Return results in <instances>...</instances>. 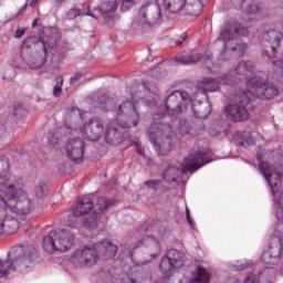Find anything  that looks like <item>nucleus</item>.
<instances>
[{
    "label": "nucleus",
    "mask_w": 283,
    "mask_h": 283,
    "mask_svg": "<svg viewBox=\"0 0 283 283\" xmlns=\"http://www.w3.org/2000/svg\"><path fill=\"white\" fill-rule=\"evenodd\" d=\"M245 87V91L237 92L233 103L226 107L228 118H231L234 123L249 120V109H253V99L271 101L280 94L277 87L269 82V75L262 72L247 77Z\"/></svg>",
    "instance_id": "1"
},
{
    "label": "nucleus",
    "mask_w": 283,
    "mask_h": 283,
    "mask_svg": "<svg viewBox=\"0 0 283 283\" xmlns=\"http://www.w3.org/2000/svg\"><path fill=\"white\" fill-rule=\"evenodd\" d=\"M10 182V161L8 158H0V211H13L28 216L32 210V200L23 190V180L18 179Z\"/></svg>",
    "instance_id": "2"
},
{
    "label": "nucleus",
    "mask_w": 283,
    "mask_h": 283,
    "mask_svg": "<svg viewBox=\"0 0 283 283\" xmlns=\"http://www.w3.org/2000/svg\"><path fill=\"white\" fill-rule=\"evenodd\" d=\"M143 98L140 92L132 94V102L126 101L117 108H114L116 119L111 120L106 127L105 142L108 145H120L123 143V133L120 129L137 127L140 123V113H138L137 101Z\"/></svg>",
    "instance_id": "3"
},
{
    "label": "nucleus",
    "mask_w": 283,
    "mask_h": 283,
    "mask_svg": "<svg viewBox=\"0 0 283 283\" xmlns=\"http://www.w3.org/2000/svg\"><path fill=\"white\" fill-rule=\"evenodd\" d=\"M116 251L118 248L109 240H104L99 243H95L92 247H84L77 249L70 258L71 264L76 269H83V266H94L98 260H114L116 258Z\"/></svg>",
    "instance_id": "4"
},
{
    "label": "nucleus",
    "mask_w": 283,
    "mask_h": 283,
    "mask_svg": "<svg viewBox=\"0 0 283 283\" xmlns=\"http://www.w3.org/2000/svg\"><path fill=\"white\" fill-rule=\"evenodd\" d=\"M275 216L277 220L274 234L268 241V248L261 255L263 264H279L283 253V193L275 199Z\"/></svg>",
    "instance_id": "5"
},
{
    "label": "nucleus",
    "mask_w": 283,
    "mask_h": 283,
    "mask_svg": "<svg viewBox=\"0 0 283 283\" xmlns=\"http://www.w3.org/2000/svg\"><path fill=\"white\" fill-rule=\"evenodd\" d=\"M32 41L33 39L29 38L22 43L21 59L29 67L38 70V67L45 65L50 50L56 48V40L54 38H43L41 41L43 50L41 51H39V45L30 46Z\"/></svg>",
    "instance_id": "6"
},
{
    "label": "nucleus",
    "mask_w": 283,
    "mask_h": 283,
    "mask_svg": "<svg viewBox=\"0 0 283 283\" xmlns=\"http://www.w3.org/2000/svg\"><path fill=\"white\" fill-rule=\"evenodd\" d=\"M13 261H0V277L8 275L10 271L23 272L30 269V264L36 258V249L32 245H18L11 250Z\"/></svg>",
    "instance_id": "7"
},
{
    "label": "nucleus",
    "mask_w": 283,
    "mask_h": 283,
    "mask_svg": "<svg viewBox=\"0 0 283 283\" xmlns=\"http://www.w3.org/2000/svg\"><path fill=\"white\" fill-rule=\"evenodd\" d=\"M249 34V30L242 27L233 25L231 23H226L220 32L217 41H222L223 50L222 54H227V52H234L235 56H244V52H247V44L240 42L237 36H247Z\"/></svg>",
    "instance_id": "8"
},
{
    "label": "nucleus",
    "mask_w": 283,
    "mask_h": 283,
    "mask_svg": "<svg viewBox=\"0 0 283 283\" xmlns=\"http://www.w3.org/2000/svg\"><path fill=\"white\" fill-rule=\"evenodd\" d=\"M207 153L203 151L189 155L185 158V161L181 165V170H179L176 166L168 167L164 172V180H166V182H176L180 174H187L188 171L193 174V171H198L200 167H205V165L210 163L207 160Z\"/></svg>",
    "instance_id": "9"
},
{
    "label": "nucleus",
    "mask_w": 283,
    "mask_h": 283,
    "mask_svg": "<svg viewBox=\"0 0 283 283\" xmlns=\"http://www.w3.org/2000/svg\"><path fill=\"white\" fill-rule=\"evenodd\" d=\"M42 247L46 253H54V251L65 253L74 247V233L70 230L52 231L50 235L44 237Z\"/></svg>",
    "instance_id": "10"
},
{
    "label": "nucleus",
    "mask_w": 283,
    "mask_h": 283,
    "mask_svg": "<svg viewBox=\"0 0 283 283\" xmlns=\"http://www.w3.org/2000/svg\"><path fill=\"white\" fill-rule=\"evenodd\" d=\"M167 134H171L170 125L157 123L149 128L148 138L159 156H167L171 151V143Z\"/></svg>",
    "instance_id": "11"
},
{
    "label": "nucleus",
    "mask_w": 283,
    "mask_h": 283,
    "mask_svg": "<svg viewBox=\"0 0 283 283\" xmlns=\"http://www.w3.org/2000/svg\"><path fill=\"white\" fill-rule=\"evenodd\" d=\"M165 21L163 17V9L160 4H153L151 2H145L137 15V23L144 28H153V25H160Z\"/></svg>",
    "instance_id": "12"
},
{
    "label": "nucleus",
    "mask_w": 283,
    "mask_h": 283,
    "mask_svg": "<svg viewBox=\"0 0 283 283\" xmlns=\"http://www.w3.org/2000/svg\"><path fill=\"white\" fill-rule=\"evenodd\" d=\"M189 98V94L187 92L175 91L166 98V104L159 108V113L157 116L163 118V116H178V114H182L187 109L185 103H180V101H187Z\"/></svg>",
    "instance_id": "13"
},
{
    "label": "nucleus",
    "mask_w": 283,
    "mask_h": 283,
    "mask_svg": "<svg viewBox=\"0 0 283 283\" xmlns=\"http://www.w3.org/2000/svg\"><path fill=\"white\" fill-rule=\"evenodd\" d=\"M114 207V200L107 197H102L97 199V203L94 207L93 214L88 217L87 220L83 221V228L85 229V235L92 237L96 233V228L98 227V220H101V214Z\"/></svg>",
    "instance_id": "14"
},
{
    "label": "nucleus",
    "mask_w": 283,
    "mask_h": 283,
    "mask_svg": "<svg viewBox=\"0 0 283 283\" xmlns=\"http://www.w3.org/2000/svg\"><path fill=\"white\" fill-rule=\"evenodd\" d=\"M181 266H185V253L175 249L169 250L159 264V269L166 277H170L174 271L181 269Z\"/></svg>",
    "instance_id": "15"
},
{
    "label": "nucleus",
    "mask_w": 283,
    "mask_h": 283,
    "mask_svg": "<svg viewBox=\"0 0 283 283\" xmlns=\"http://www.w3.org/2000/svg\"><path fill=\"white\" fill-rule=\"evenodd\" d=\"M258 167L259 171L262 174L268 185L270 186L273 196H275V193L280 191V178H282L283 176L282 168L273 170V168H271V165L266 161H261Z\"/></svg>",
    "instance_id": "16"
},
{
    "label": "nucleus",
    "mask_w": 283,
    "mask_h": 283,
    "mask_svg": "<svg viewBox=\"0 0 283 283\" xmlns=\"http://www.w3.org/2000/svg\"><path fill=\"white\" fill-rule=\"evenodd\" d=\"M78 133L86 140H92L94 143H96V140H101V137L105 133L103 119L94 117L93 119L85 123L83 127L78 129Z\"/></svg>",
    "instance_id": "17"
},
{
    "label": "nucleus",
    "mask_w": 283,
    "mask_h": 283,
    "mask_svg": "<svg viewBox=\"0 0 283 283\" xmlns=\"http://www.w3.org/2000/svg\"><path fill=\"white\" fill-rule=\"evenodd\" d=\"M116 10H118L116 1H106L97 7L88 6L86 17H92L93 19H98V17H103V19H114V17H116Z\"/></svg>",
    "instance_id": "18"
},
{
    "label": "nucleus",
    "mask_w": 283,
    "mask_h": 283,
    "mask_svg": "<svg viewBox=\"0 0 283 283\" xmlns=\"http://www.w3.org/2000/svg\"><path fill=\"white\" fill-rule=\"evenodd\" d=\"M263 52L270 59L275 56V50L280 45V41H282V32L271 30L263 35Z\"/></svg>",
    "instance_id": "19"
},
{
    "label": "nucleus",
    "mask_w": 283,
    "mask_h": 283,
    "mask_svg": "<svg viewBox=\"0 0 283 283\" xmlns=\"http://www.w3.org/2000/svg\"><path fill=\"white\" fill-rule=\"evenodd\" d=\"M65 151L73 163H81L85 154V142L80 138L70 139L65 145Z\"/></svg>",
    "instance_id": "20"
},
{
    "label": "nucleus",
    "mask_w": 283,
    "mask_h": 283,
    "mask_svg": "<svg viewBox=\"0 0 283 283\" xmlns=\"http://www.w3.org/2000/svg\"><path fill=\"white\" fill-rule=\"evenodd\" d=\"M92 209H94V202L92 199L87 197L78 199L75 208L73 209V214L69 217V227H76V219L81 218V216H87Z\"/></svg>",
    "instance_id": "21"
},
{
    "label": "nucleus",
    "mask_w": 283,
    "mask_h": 283,
    "mask_svg": "<svg viewBox=\"0 0 283 283\" xmlns=\"http://www.w3.org/2000/svg\"><path fill=\"white\" fill-rule=\"evenodd\" d=\"M230 75L226 74L223 75L220 81L213 80L211 77H205L200 83H199V90L202 92H218L220 90V85H229L231 81H229Z\"/></svg>",
    "instance_id": "22"
},
{
    "label": "nucleus",
    "mask_w": 283,
    "mask_h": 283,
    "mask_svg": "<svg viewBox=\"0 0 283 283\" xmlns=\"http://www.w3.org/2000/svg\"><path fill=\"white\" fill-rule=\"evenodd\" d=\"M275 277V270L273 268H265L258 276L255 274H250L245 279L244 283H271Z\"/></svg>",
    "instance_id": "23"
},
{
    "label": "nucleus",
    "mask_w": 283,
    "mask_h": 283,
    "mask_svg": "<svg viewBox=\"0 0 283 283\" xmlns=\"http://www.w3.org/2000/svg\"><path fill=\"white\" fill-rule=\"evenodd\" d=\"M187 6V0H163V8L170 14H178Z\"/></svg>",
    "instance_id": "24"
},
{
    "label": "nucleus",
    "mask_w": 283,
    "mask_h": 283,
    "mask_svg": "<svg viewBox=\"0 0 283 283\" xmlns=\"http://www.w3.org/2000/svg\"><path fill=\"white\" fill-rule=\"evenodd\" d=\"M0 224H2V233L3 229H7L8 233H17L19 231V220L10 214H6L3 219L0 220Z\"/></svg>",
    "instance_id": "25"
},
{
    "label": "nucleus",
    "mask_w": 283,
    "mask_h": 283,
    "mask_svg": "<svg viewBox=\"0 0 283 283\" xmlns=\"http://www.w3.org/2000/svg\"><path fill=\"white\" fill-rule=\"evenodd\" d=\"M234 72L239 76H247V74L255 72V65L251 61H241L234 69Z\"/></svg>",
    "instance_id": "26"
},
{
    "label": "nucleus",
    "mask_w": 283,
    "mask_h": 283,
    "mask_svg": "<svg viewBox=\"0 0 283 283\" xmlns=\"http://www.w3.org/2000/svg\"><path fill=\"white\" fill-rule=\"evenodd\" d=\"M195 282L196 283H209L211 282V271L198 266L195 275Z\"/></svg>",
    "instance_id": "27"
},
{
    "label": "nucleus",
    "mask_w": 283,
    "mask_h": 283,
    "mask_svg": "<svg viewBox=\"0 0 283 283\" xmlns=\"http://www.w3.org/2000/svg\"><path fill=\"white\" fill-rule=\"evenodd\" d=\"M201 59L202 56L199 53H193L179 57L178 62L182 63L184 65H193L195 63H198V61H200Z\"/></svg>",
    "instance_id": "28"
},
{
    "label": "nucleus",
    "mask_w": 283,
    "mask_h": 283,
    "mask_svg": "<svg viewBox=\"0 0 283 283\" xmlns=\"http://www.w3.org/2000/svg\"><path fill=\"white\" fill-rule=\"evenodd\" d=\"M142 242H147V244H153L155 247L156 253L151 254V258H158V255H160V242L158 241V239L147 235Z\"/></svg>",
    "instance_id": "29"
},
{
    "label": "nucleus",
    "mask_w": 283,
    "mask_h": 283,
    "mask_svg": "<svg viewBox=\"0 0 283 283\" xmlns=\"http://www.w3.org/2000/svg\"><path fill=\"white\" fill-rule=\"evenodd\" d=\"M238 140L241 147H249V145H253L254 143L253 136H251V133L249 132H243Z\"/></svg>",
    "instance_id": "30"
},
{
    "label": "nucleus",
    "mask_w": 283,
    "mask_h": 283,
    "mask_svg": "<svg viewBox=\"0 0 283 283\" xmlns=\"http://www.w3.org/2000/svg\"><path fill=\"white\" fill-rule=\"evenodd\" d=\"M250 266H253V262L245 261L243 263H240L239 261L232 265L233 271H244L245 269H250Z\"/></svg>",
    "instance_id": "31"
},
{
    "label": "nucleus",
    "mask_w": 283,
    "mask_h": 283,
    "mask_svg": "<svg viewBox=\"0 0 283 283\" xmlns=\"http://www.w3.org/2000/svg\"><path fill=\"white\" fill-rule=\"evenodd\" d=\"M105 105H107V106H105ZM107 107H112V99H109V96H107V94H105L99 97V108L107 109Z\"/></svg>",
    "instance_id": "32"
},
{
    "label": "nucleus",
    "mask_w": 283,
    "mask_h": 283,
    "mask_svg": "<svg viewBox=\"0 0 283 283\" xmlns=\"http://www.w3.org/2000/svg\"><path fill=\"white\" fill-rule=\"evenodd\" d=\"M136 6V1L134 0H123L120 10L122 12H128V10H132Z\"/></svg>",
    "instance_id": "33"
},
{
    "label": "nucleus",
    "mask_w": 283,
    "mask_h": 283,
    "mask_svg": "<svg viewBox=\"0 0 283 283\" xmlns=\"http://www.w3.org/2000/svg\"><path fill=\"white\" fill-rule=\"evenodd\" d=\"M146 94H148V98H146L147 105H154V101L158 98V94L156 92H151V88H146Z\"/></svg>",
    "instance_id": "34"
},
{
    "label": "nucleus",
    "mask_w": 283,
    "mask_h": 283,
    "mask_svg": "<svg viewBox=\"0 0 283 283\" xmlns=\"http://www.w3.org/2000/svg\"><path fill=\"white\" fill-rule=\"evenodd\" d=\"M56 81H57V84L54 87L53 94H54V96L59 97V96H61V92H63V88H62L63 87V77H57Z\"/></svg>",
    "instance_id": "35"
},
{
    "label": "nucleus",
    "mask_w": 283,
    "mask_h": 283,
    "mask_svg": "<svg viewBox=\"0 0 283 283\" xmlns=\"http://www.w3.org/2000/svg\"><path fill=\"white\" fill-rule=\"evenodd\" d=\"M59 143H60L59 133L51 134L49 136V145L51 147H54L56 149V145H59Z\"/></svg>",
    "instance_id": "36"
},
{
    "label": "nucleus",
    "mask_w": 283,
    "mask_h": 283,
    "mask_svg": "<svg viewBox=\"0 0 283 283\" xmlns=\"http://www.w3.org/2000/svg\"><path fill=\"white\" fill-rule=\"evenodd\" d=\"M83 14H87V12H83L81 9H71L69 11L70 19H76V17H83Z\"/></svg>",
    "instance_id": "37"
},
{
    "label": "nucleus",
    "mask_w": 283,
    "mask_h": 283,
    "mask_svg": "<svg viewBox=\"0 0 283 283\" xmlns=\"http://www.w3.org/2000/svg\"><path fill=\"white\" fill-rule=\"evenodd\" d=\"M44 195H45V184H40L35 188V196L36 198H43Z\"/></svg>",
    "instance_id": "38"
},
{
    "label": "nucleus",
    "mask_w": 283,
    "mask_h": 283,
    "mask_svg": "<svg viewBox=\"0 0 283 283\" xmlns=\"http://www.w3.org/2000/svg\"><path fill=\"white\" fill-rule=\"evenodd\" d=\"M179 132L185 136L186 134H191V130L189 129V126L187 125V122H184L179 125Z\"/></svg>",
    "instance_id": "39"
},
{
    "label": "nucleus",
    "mask_w": 283,
    "mask_h": 283,
    "mask_svg": "<svg viewBox=\"0 0 283 283\" xmlns=\"http://www.w3.org/2000/svg\"><path fill=\"white\" fill-rule=\"evenodd\" d=\"M186 220L191 229H196V223L191 219V213L189 212V208L186 207Z\"/></svg>",
    "instance_id": "40"
},
{
    "label": "nucleus",
    "mask_w": 283,
    "mask_h": 283,
    "mask_svg": "<svg viewBox=\"0 0 283 283\" xmlns=\"http://www.w3.org/2000/svg\"><path fill=\"white\" fill-rule=\"evenodd\" d=\"M159 185H160V180L145 181V186L148 187L149 189H157Z\"/></svg>",
    "instance_id": "41"
},
{
    "label": "nucleus",
    "mask_w": 283,
    "mask_h": 283,
    "mask_svg": "<svg viewBox=\"0 0 283 283\" xmlns=\"http://www.w3.org/2000/svg\"><path fill=\"white\" fill-rule=\"evenodd\" d=\"M258 12H260V7L256 4H251L248 7V14H258Z\"/></svg>",
    "instance_id": "42"
},
{
    "label": "nucleus",
    "mask_w": 283,
    "mask_h": 283,
    "mask_svg": "<svg viewBox=\"0 0 283 283\" xmlns=\"http://www.w3.org/2000/svg\"><path fill=\"white\" fill-rule=\"evenodd\" d=\"M193 114L197 118H207V116H209L210 111H208L207 113H202V111H199L198 113H196V111H193Z\"/></svg>",
    "instance_id": "43"
},
{
    "label": "nucleus",
    "mask_w": 283,
    "mask_h": 283,
    "mask_svg": "<svg viewBox=\"0 0 283 283\" xmlns=\"http://www.w3.org/2000/svg\"><path fill=\"white\" fill-rule=\"evenodd\" d=\"M71 112H72V116H78L80 118H83L84 113L81 109L72 108Z\"/></svg>",
    "instance_id": "44"
},
{
    "label": "nucleus",
    "mask_w": 283,
    "mask_h": 283,
    "mask_svg": "<svg viewBox=\"0 0 283 283\" xmlns=\"http://www.w3.org/2000/svg\"><path fill=\"white\" fill-rule=\"evenodd\" d=\"M23 34H25V29H18L15 31V39H21V36H23Z\"/></svg>",
    "instance_id": "45"
},
{
    "label": "nucleus",
    "mask_w": 283,
    "mask_h": 283,
    "mask_svg": "<svg viewBox=\"0 0 283 283\" xmlns=\"http://www.w3.org/2000/svg\"><path fill=\"white\" fill-rule=\"evenodd\" d=\"M83 75L81 73L75 74L73 77H71V85H74Z\"/></svg>",
    "instance_id": "46"
},
{
    "label": "nucleus",
    "mask_w": 283,
    "mask_h": 283,
    "mask_svg": "<svg viewBox=\"0 0 283 283\" xmlns=\"http://www.w3.org/2000/svg\"><path fill=\"white\" fill-rule=\"evenodd\" d=\"M25 10H28V4H24L19 11H18V15L21 17V14H23L25 12Z\"/></svg>",
    "instance_id": "47"
},
{
    "label": "nucleus",
    "mask_w": 283,
    "mask_h": 283,
    "mask_svg": "<svg viewBox=\"0 0 283 283\" xmlns=\"http://www.w3.org/2000/svg\"><path fill=\"white\" fill-rule=\"evenodd\" d=\"M137 151L140 156H145V149L137 145Z\"/></svg>",
    "instance_id": "48"
},
{
    "label": "nucleus",
    "mask_w": 283,
    "mask_h": 283,
    "mask_svg": "<svg viewBox=\"0 0 283 283\" xmlns=\"http://www.w3.org/2000/svg\"><path fill=\"white\" fill-rule=\"evenodd\" d=\"M6 134V126L3 124H0V137Z\"/></svg>",
    "instance_id": "49"
},
{
    "label": "nucleus",
    "mask_w": 283,
    "mask_h": 283,
    "mask_svg": "<svg viewBox=\"0 0 283 283\" xmlns=\"http://www.w3.org/2000/svg\"><path fill=\"white\" fill-rule=\"evenodd\" d=\"M185 39H187L186 35H184V38L181 40H177L176 45H182V43L185 42Z\"/></svg>",
    "instance_id": "50"
},
{
    "label": "nucleus",
    "mask_w": 283,
    "mask_h": 283,
    "mask_svg": "<svg viewBox=\"0 0 283 283\" xmlns=\"http://www.w3.org/2000/svg\"><path fill=\"white\" fill-rule=\"evenodd\" d=\"M36 3H39V0H32L30 2V8H36Z\"/></svg>",
    "instance_id": "51"
},
{
    "label": "nucleus",
    "mask_w": 283,
    "mask_h": 283,
    "mask_svg": "<svg viewBox=\"0 0 283 283\" xmlns=\"http://www.w3.org/2000/svg\"><path fill=\"white\" fill-rule=\"evenodd\" d=\"M274 65H279V67L282 70L283 72V62H273Z\"/></svg>",
    "instance_id": "52"
},
{
    "label": "nucleus",
    "mask_w": 283,
    "mask_h": 283,
    "mask_svg": "<svg viewBox=\"0 0 283 283\" xmlns=\"http://www.w3.org/2000/svg\"><path fill=\"white\" fill-rule=\"evenodd\" d=\"M124 283H136V280H134V279H127L126 281H124Z\"/></svg>",
    "instance_id": "53"
},
{
    "label": "nucleus",
    "mask_w": 283,
    "mask_h": 283,
    "mask_svg": "<svg viewBox=\"0 0 283 283\" xmlns=\"http://www.w3.org/2000/svg\"><path fill=\"white\" fill-rule=\"evenodd\" d=\"M142 231H149V228H147V224L142 227Z\"/></svg>",
    "instance_id": "54"
},
{
    "label": "nucleus",
    "mask_w": 283,
    "mask_h": 283,
    "mask_svg": "<svg viewBox=\"0 0 283 283\" xmlns=\"http://www.w3.org/2000/svg\"><path fill=\"white\" fill-rule=\"evenodd\" d=\"M0 235H3V223L0 224Z\"/></svg>",
    "instance_id": "55"
},
{
    "label": "nucleus",
    "mask_w": 283,
    "mask_h": 283,
    "mask_svg": "<svg viewBox=\"0 0 283 283\" xmlns=\"http://www.w3.org/2000/svg\"><path fill=\"white\" fill-rule=\"evenodd\" d=\"M39 22V19H35L33 22V28H36V23Z\"/></svg>",
    "instance_id": "56"
},
{
    "label": "nucleus",
    "mask_w": 283,
    "mask_h": 283,
    "mask_svg": "<svg viewBox=\"0 0 283 283\" xmlns=\"http://www.w3.org/2000/svg\"><path fill=\"white\" fill-rule=\"evenodd\" d=\"M212 136H218V133H210Z\"/></svg>",
    "instance_id": "57"
},
{
    "label": "nucleus",
    "mask_w": 283,
    "mask_h": 283,
    "mask_svg": "<svg viewBox=\"0 0 283 283\" xmlns=\"http://www.w3.org/2000/svg\"><path fill=\"white\" fill-rule=\"evenodd\" d=\"M73 132H74V133H76V132H78V129H76V128H73Z\"/></svg>",
    "instance_id": "58"
},
{
    "label": "nucleus",
    "mask_w": 283,
    "mask_h": 283,
    "mask_svg": "<svg viewBox=\"0 0 283 283\" xmlns=\"http://www.w3.org/2000/svg\"><path fill=\"white\" fill-rule=\"evenodd\" d=\"M144 87H147V84H144Z\"/></svg>",
    "instance_id": "59"
},
{
    "label": "nucleus",
    "mask_w": 283,
    "mask_h": 283,
    "mask_svg": "<svg viewBox=\"0 0 283 283\" xmlns=\"http://www.w3.org/2000/svg\"><path fill=\"white\" fill-rule=\"evenodd\" d=\"M233 283H238V281H234Z\"/></svg>",
    "instance_id": "60"
}]
</instances>
